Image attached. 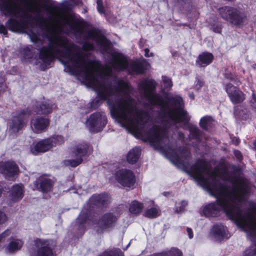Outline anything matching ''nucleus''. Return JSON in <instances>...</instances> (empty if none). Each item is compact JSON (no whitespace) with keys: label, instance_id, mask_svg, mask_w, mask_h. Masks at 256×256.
Returning a JSON list of instances; mask_svg holds the SVG:
<instances>
[{"label":"nucleus","instance_id":"48","mask_svg":"<svg viewBox=\"0 0 256 256\" xmlns=\"http://www.w3.org/2000/svg\"><path fill=\"white\" fill-rule=\"evenodd\" d=\"M243 256H256V248L246 250L243 252Z\"/></svg>","mask_w":256,"mask_h":256},{"label":"nucleus","instance_id":"6","mask_svg":"<svg viewBox=\"0 0 256 256\" xmlns=\"http://www.w3.org/2000/svg\"><path fill=\"white\" fill-rule=\"evenodd\" d=\"M24 13V19H16V18L10 17L6 22V26L8 30L14 32H24L28 27L34 28L36 26V22H38L41 30H44L42 22H38V18H32L31 15L23 11Z\"/></svg>","mask_w":256,"mask_h":256},{"label":"nucleus","instance_id":"1","mask_svg":"<svg viewBox=\"0 0 256 256\" xmlns=\"http://www.w3.org/2000/svg\"><path fill=\"white\" fill-rule=\"evenodd\" d=\"M95 72H97L98 70L86 69L84 78L85 82L97 92L98 98L90 102V108L96 110L100 106L101 100H107L112 116L122 126L135 124H146L150 117L148 112L146 110L136 109V118L134 120L132 118V114L134 109L132 104V98L121 97L116 99L114 102L110 100V98L115 93H123L128 90L130 88L128 83L120 79L118 81L117 86H112L110 84H106L98 80Z\"/></svg>","mask_w":256,"mask_h":256},{"label":"nucleus","instance_id":"9","mask_svg":"<svg viewBox=\"0 0 256 256\" xmlns=\"http://www.w3.org/2000/svg\"><path fill=\"white\" fill-rule=\"evenodd\" d=\"M140 88L144 91L145 98L152 106H160L162 102V98L158 94H154L156 83L152 79H144L139 84Z\"/></svg>","mask_w":256,"mask_h":256},{"label":"nucleus","instance_id":"38","mask_svg":"<svg viewBox=\"0 0 256 256\" xmlns=\"http://www.w3.org/2000/svg\"><path fill=\"white\" fill-rule=\"evenodd\" d=\"M97 256H124L119 248L107 249L98 254Z\"/></svg>","mask_w":256,"mask_h":256},{"label":"nucleus","instance_id":"55","mask_svg":"<svg viewBox=\"0 0 256 256\" xmlns=\"http://www.w3.org/2000/svg\"><path fill=\"white\" fill-rule=\"evenodd\" d=\"M250 105L254 108H256V95L254 92L252 94V98L250 101Z\"/></svg>","mask_w":256,"mask_h":256},{"label":"nucleus","instance_id":"8","mask_svg":"<svg viewBox=\"0 0 256 256\" xmlns=\"http://www.w3.org/2000/svg\"><path fill=\"white\" fill-rule=\"evenodd\" d=\"M209 169L208 162L204 159L198 158L188 172L190 173L194 178L202 182L207 188L212 190H215L216 184L213 182H208L207 178L203 176L204 174L208 172Z\"/></svg>","mask_w":256,"mask_h":256},{"label":"nucleus","instance_id":"37","mask_svg":"<svg viewBox=\"0 0 256 256\" xmlns=\"http://www.w3.org/2000/svg\"><path fill=\"white\" fill-rule=\"evenodd\" d=\"M223 75L226 79L234 82L237 86H240L242 84L240 80L235 73L226 70Z\"/></svg>","mask_w":256,"mask_h":256},{"label":"nucleus","instance_id":"28","mask_svg":"<svg viewBox=\"0 0 256 256\" xmlns=\"http://www.w3.org/2000/svg\"><path fill=\"white\" fill-rule=\"evenodd\" d=\"M52 142L48 138L38 141L34 146V149H32V153L36 154L39 152H44L50 150L52 147Z\"/></svg>","mask_w":256,"mask_h":256},{"label":"nucleus","instance_id":"7","mask_svg":"<svg viewBox=\"0 0 256 256\" xmlns=\"http://www.w3.org/2000/svg\"><path fill=\"white\" fill-rule=\"evenodd\" d=\"M218 12L222 19L228 22L232 26L238 28H242L247 20L244 12L233 6H222L219 8Z\"/></svg>","mask_w":256,"mask_h":256},{"label":"nucleus","instance_id":"44","mask_svg":"<svg viewBox=\"0 0 256 256\" xmlns=\"http://www.w3.org/2000/svg\"><path fill=\"white\" fill-rule=\"evenodd\" d=\"M204 79L199 76H196V78L195 84L194 88L195 90L198 91L204 86Z\"/></svg>","mask_w":256,"mask_h":256},{"label":"nucleus","instance_id":"51","mask_svg":"<svg viewBox=\"0 0 256 256\" xmlns=\"http://www.w3.org/2000/svg\"><path fill=\"white\" fill-rule=\"evenodd\" d=\"M188 203L184 200H182L180 202V206L176 208V211L180 212L184 210L185 207L187 206Z\"/></svg>","mask_w":256,"mask_h":256},{"label":"nucleus","instance_id":"24","mask_svg":"<svg viewBox=\"0 0 256 256\" xmlns=\"http://www.w3.org/2000/svg\"><path fill=\"white\" fill-rule=\"evenodd\" d=\"M214 60L213 54L210 52H204L200 54L196 60V64L198 68H204L212 63Z\"/></svg>","mask_w":256,"mask_h":256},{"label":"nucleus","instance_id":"26","mask_svg":"<svg viewBox=\"0 0 256 256\" xmlns=\"http://www.w3.org/2000/svg\"><path fill=\"white\" fill-rule=\"evenodd\" d=\"M40 242L41 246L37 248L35 256H55L53 250L48 244H46L45 242L38 238L36 240L37 244Z\"/></svg>","mask_w":256,"mask_h":256},{"label":"nucleus","instance_id":"13","mask_svg":"<svg viewBox=\"0 0 256 256\" xmlns=\"http://www.w3.org/2000/svg\"><path fill=\"white\" fill-rule=\"evenodd\" d=\"M32 112L28 108L21 109L16 112V115L12 118L10 128L14 134H17L20 130L26 126L28 118Z\"/></svg>","mask_w":256,"mask_h":256},{"label":"nucleus","instance_id":"62","mask_svg":"<svg viewBox=\"0 0 256 256\" xmlns=\"http://www.w3.org/2000/svg\"><path fill=\"white\" fill-rule=\"evenodd\" d=\"M146 40L142 38H141L140 40H139V46L140 48H142L145 44H146Z\"/></svg>","mask_w":256,"mask_h":256},{"label":"nucleus","instance_id":"14","mask_svg":"<svg viewBox=\"0 0 256 256\" xmlns=\"http://www.w3.org/2000/svg\"><path fill=\"white\" fill-rule=\"evenodd\" d=\"M20 173V168L16 162L12 160L0 162V174L6 179L14 180Z\"/></svg>","mask_w":256,"mask_h":256},{"label":"nucleus","instance_id":"56","mask_svg":"<svg viewBox=\"0 0 256 256\" xmlns=\"http://www.w3.org/2000/svg\"><path fill=\"white\" fill-rule=\"evenodd\" d=\"M170 102H172V104L174 105H178L180 104L181 98H172L170 99Z\"/></svg>","mask_w":256,"mask_h":256},{"label":"nucleus","instance_id":"35","mask_svg":"<svg viewBox=\"0 0 256 256\" xmlns=\"http://www.w3.org/2000/svg\"><path fill=\"white\" fill-rule=\"evenodd\" d=\"M23 244V242L22 240L14 239L8 244L7 249L10 252L12 253L20 250Z\"/></svg>","mask_w":256,"mask_h":256},{"label":"nucleus","instance_id":"59","mask_svg":"<svg viewBox=\"0 0 256 256\" xmlns=\"http://www.w3.org/2000/svg\"><path fill=\"white\" fill-rule=\"evenodd\" d=\"M222 179L223 180H230V182L232 183V184H235L236 183V180H238V179L236 178V177H231V176H228V178H226V176H224L222 177Z\"/></svg>","mask_w":256,"mask_h":256},{"label":"nucleus","instance_id":"3","mask_svg":"<svg viewBox=\"0 0 256 256\" xmlns=\"http://www.w3.org/2000/svg\"><path fill=\"white\" fill-rule=\"evenodd\" d=\"M48 46H42L39 51L38 58L42 62L40 67L42 71L52 67L54 60L59 59L58 56L66 60L61 62L72 73L76 71V68H84L86 65L91 67L94 63V60L86 62L84 54L74 44L66 46L68 40L64 36H57L54 39L50 38Z\"/></svg>","mask_w":256,"mask_h":256},{"label":"nucleus","instance_id":"31","mask_svg":"<svg viewBox=\"0 0 256 256\" xmlns=\"http://www.w3.org/2000/svg\"><path fill=\"white\" fill-rule=\"evenodd\" d=\"M141 154V149L135 147L130 150L127 154L126 160L129 164H134L138 160Z\"/></svg>","mask_w":256,"mask_h":256},{"label":"nucleus","instance_id":"20","mask_svg":"<svg viewBox=\"0 0 256 256\" xmlns=\"http://www.w3.org/2000/svg\"><path fill=\"white\" fill-rule=\"evenodd\" d=\"M178 152L180 154V156L176 152L173 153L171 156L173 160L176 164L186 168L188 164V161L191 157L190 150L185 146H180L178 148Z\"/></svg>","mask_w":256,"mask_h":256},{"label":"nucleus","instance_id":"45","mask_svg":"<svg viewBox=\"0 0 256 256\" xmlns=\"http://www.w3.org/2000/svg\"><path fill=\"white\" fill-rule=\"evenodd\" d=\"M213 32L221 34L222 32V26L221 24H210V28Z\"/></svg>","mask_w":256,"mask_h":256},{"label":"nucleus","instance_id":"40","mask_svg":"<svg viewBox=\"0 0 256 256\" xmlns=\"http://www.w3.org/2000/svg\"><path fill=\"white\" fill-rule=\"evenodd\" d=\"M162 256H182V253L180 250L176 248H172L168 251L160 252Z\"/></svg>","mask_w":256,"mask_h":256},{"label":"nucleus","instance_id":"60","mask_svg":"<svg viewBox=\"0 0 256 256\" xmlns=\"http://www.w3.org/2000/svg\"><path fill=\"white\" fill-rule=\"evenodd\" d=\"M186 232H188L189 238L190 239L194 237V234L192 229L190 228H187Z\"/></svg>","mask_w":256,"mask_h":256},{"label":"nucleus","instance_id":"33","mask_svg":"<svg viewBox=\"0 0 256 256\" xmlns=\"http://www.w3.org/2000/svg\"><path fill=\"white\" fill-rule=\"evenodd\" d=\"M214 183L216 184V182ZM216 189L217 191L215 192L216 194L220 197H224L226 198L227 197H228V196L232 194L228 190V186L220 182L218 183V186H217V184H216Z\"/></svg>","mask_w":256,"mask_h":256},{"label":"nucleus","instance_id":"32","mask_svg":"<svg viewBox=\"0 0 256 256\" xmlns=\"http://www.w3.org/2000/svg\"><path fill=\"white\" fill-rule=\"evenodd\" d=\"M144 207V206L142 202L137 200H134L130 204L128 210L131 214L137 216L142 212Z\"/></svg>","mask_w":256,"mask_h":256},{"label":"nucleus","instance_id":"64","mask_svg":"<svg viewBox=\"0 0 256 256\" xmlns=\"http://www.w3.org/2000/svg\"><path fill=\"white\" fill-rule=\"evenodd\" d=\"M60 10L62 11H68L70 10L69 5L68 4H64L60 8Z\"/></svg>","mask_w":256,"mask_h":256},{"label":"nucleus","instance_id":"22","mask_svg":"<svg viewBox=\"0 0 256 256\" xmlns=\"http://www.w3.org/2000/svg\"><path fill=\"white\" fill-rule=\"evenodd\" d=\"M93 152L92 145L87 142H82L78 144L74 148L72 153L74 156L82 158L88 157Z\"/></svg>","mask_w":256,"mask_h":256},{"label":"nucleus","instance_id":"2","mask_svg":"<svg viewBox=\"0 0 256 256\" xmlns=\"http://www.w3.org/2000/svg\"><path fill=\"white\" fill-rule=\"evenodd\" d=\"M237 184L238 193H232V198L229 201L224 197L216 196L215 192L217 191L216 188L214 190L208 188L211 194L216 200L206 204L203 207L202 215L206 218H216L220 215V212L222 210L229 220L234 222L239 228H244L248 223H252L253 220H256L251 212H246L243 214V210L239 204H242L246 200V195L250 192L247 184L242 180H238Z\"/></svg>","mask_w":256,"mask_h":256},{"label":"nucleus","instance_id":"61","mask_svg":"<svg viewBox=\"0 0 256 256\" xmlns=\"http://www.w3.org/2000/svg\"><path fill=\"white\" fill-rule=\"evenodd\" d=\"M144 56L146 57H147V58H148V57H150V56H153V54L152 53H150V50L148 48H146L144 49Z\"/></svg>","mask_w":256,"mask_h":256},{"label":"nucleus","instance_id":"11","mask_svg":"<svg viewBox=\"0 0 256 256\" xmlns=\"http://www.w3.org/2000/svg\"><path fill=\"white\" fill-rule=\"evenodd\" d=\"M113 174L115 180L120 186L126 188H134L136 182V178L132 170L122 168L116 170Z\"/></svg>","mask_w":256,"mask_h":256},{"label":"nucleus","instance_id":"54","mask_svg":"<svg viewBox=\"0 0 256 256\" xmlns=\"http://www.w3.org/2000/svg\"><path fill=\"white\" fill-rule=\"evenodd\" d=\"M23 54H24V56L26 57H28V58H30L32 57L30 50L28 47H26L23 49Z\"/></svg>","mask_w":256,"mask_h":256},{"label":"nucleus","instance_id":"49","mask_svg":"<svg viewBox=\"0 0 256 256\" xmlns=\"http://www.w3.org/2000/svg\"><path fill=\"white\" fill-rule=\"evenodd\" d=\"M82 49L84 51L92 50L94 49V46L91 42H86L82 45Z\"/></svg>","mask_w":256,"mask_h":256},{"label":"nucleus","instance_id":"15","mask_svg":"<svg viewBox=\"0 0 256 256\" xmlns=\"http://www.w3.org/2000/svg\"><path fill=\"white\" fill-rule=\"evenodd\" d=\"M60 24L68 26L70 31L75 34H81L86 26V22L82 18H76L73 14L62 19Z\"/></svg>","mask_w":256,"mask_h":256},{"label":"nucleus","instance_id":"27","mask_svg":"<svg viewBox=\"0 0 256 256\" xmlns=\"http://www.w3.org/2000/svg\"><path fill=\"white\" fill-rule=\"evenodd\" d=\"M24 196V187L22 184H15L11 188L10 198L14 202L22 200Z\"/></svg>","mask_w":256,"mask_h":256},{"label":"nucleus","instance_id":"10","mask_svg":"<svg viewBox=\"0 0 256 256\" xmlns=\"http://www.w3.org/2000/svg\"><path fill=\"white\" fill-rule=\"evenodd\" d=\"M146 140L150 142L151 145L158 146L164 140L168 138L166 128L159 125L154 124L145 133Z\"/></svg>","mask_w":256,"mask_h":256},{"label":"nucleus","instance_id":"25","mask_svg":"<svg viewBox=\"0 0 256 256\" xmlns=\"http://www.w3.org/2000/svg\"><path fill=\"white\" fill-rule=\"evenodd\" d=\"M54 106V104L49 100L37 102L34 109L38 114L47 116L52 112Z\"/></svg>","mask_w":256,"mask_h":256},{"label":"nucleus","instance_id":"50","mask_svg":"<svg viewBox=\"0 0 256 256\" xmlns=\"http://www.w3.org/2000/svg\"><path fill=\"white\" fill-rule=\"evenodd\" d=\"M163 82L166 88H170L172 86V80L167 76L163 78Z\"/></svg>","mask_w":256,"mask_h":256},{"label":"nucleus","instance_id":"52","mask_svg":"<svg viewBox=\"0 0 256 256\" xmlns=\"http://www.w3.org/2000/svg\"><path fill=\"white\" fill-rule=\"evenodd\" d=\"M7 220L6 214L0 210V225L4 224Z\"/></svg>","mask_w":256,"mask_h":256},{"label":"nucleus","instance_id":"12","mask_svg":"<svg viewBox=\"0 0 256 256\" xmlns=\"http://www.w3.org/2000/svg\"><path fill=\"white\" fill-rule=\"evenodd\" d=\"M107 122V117L103 112H96L92 114L86 120L89 130L93 132L102 131Z\"/></svg>","mask_w":256,"mask_h":256},{"label":"nucleus","instance_id":"34","mask_svg":"<svg viewBox=\"0 0 256 256\" xmlns=\"http://www.w3.org/2000/svg\"><path fill=\"white\" fill-rule=\"evenodd\" d=\"M250 208L248 210L253 214H256V204L254 202L249 203ZM250 236L251 238V240L252 242L256 241V224H254L250 228Z\"/></svg>","mask_w":256,"mask_h":256},{"label":"nucleus","instance_id":"30","mask_svg":"<svg viewBox=\"0 0 256 256\" xmlns=\"http://www.w3.org/2000/svg\"><path fill=\"white\" fill-rule=\"evenodd\" d=\"M214 236L218 240H221L224 238H228V233L226 234L224 227L222 224L214 225L212 229Z\"/></svg>","mask_w":256,"mask_h":256},{"label":"nucleus","instance_id":"21","mask_svg":"<svg viewBox=\"0 0 256 256\" xmlns=\"http://www.w3.org/2000/svg\"><path fill=\"white\" fill-rule=\"evenodd\" d=\"M88 36L96 39L97 44L102 48L104 52H107L112 48L111 42L102 34L98 30L89 32Z\"/></svg>","mask_w":256,"mask_h":256},{"label":"nucleus","instance_id":"46","mask_svg":"<svg viewBox=\"0 0 256 256\" xmlns=\"http://www.w3.org/2000/svg\"><path fill=\"white\" fill-rule=\"evenodd\" d=\"M29 28H28V34L29 35V36L31 40L34 42H38V34L33 31V30L31 28L30 29H29Z\"/></svg>","mask_w":256,"mask_h":256},{"label":"nucleus","instance_id":"29","mask_svg":"<svg viewBox=\"0 0 256 256\" xmlns=\"http://www.w3.org/2000/svg\"><path fill=\"white\" fill-rule=\"evenodd\" d=\"M0 2V10L4 14L16 15L18 12V9L15 6H13V2L11 0H3Z\"/></svg>","mask_w":256,"mask_h":256},{"label":"nucleus","instance_id":"39","mask_svg":"<svg viewBox=\"0 0 256 256\" xmlns=\"http://www.w3.org/2000/svg\"><path fill=\"white\" fill-rule=\"evenodd\" d=\"M160 216L158 209L152 207L145 210L143 216L148 218H154Z\"/></svg>","mask_w":256,"mask_h":256},{"label":"nucleus","instance_id":"41","mask_svg":"<svg viewBox=\"0 0 256 256\" xmlns=\"http://www.w3.org/2000/svg\"><path fill=\"white\" fill-rule=\"evenodd\" d=\"M82 158L76 157L75 159H70L65 161V164L72 168H76L81 164L83 162Z\"/></svg>","mask_w":256,"mask_h":256},{"label":"nucleus","instance_id":"17","mask_svg":"<svg viewBox=\"0 0 256 256\" xmlns=\"http://www.w3.org/2000/svg\"><path fill=\"white\" fill-rule=\"evenodd\" d=\"M238 86H234L230 82L226 84L224 86L225 91L230 101L234 104H241L246 99L245 94Z\"/></svg>","mask_w":256,"mask_h":256},{"label":"nucleus","instance_id":"43","mask_svg":"<svg viewBox=\"0 0 256 256\" xmlns=\"http://www.w3.org/2000/svg\"><path fill=\"white\" fill-rule=\"evenodd\" d=\"M48 139L50 140V142H52L50 144H52V148L56 146L57 145H60L64 142V137L62 136H54L48 138Z\"/></svg>","mask_w":256,"mask_h":256},{"label":"nucleus","instance_id":"4","mask_svg":"<svg viewBox=\"0 0 256 256\" xmlns=\"http://www.w3.org/2000/svg\"><path fill=\"white\" fill-rule=\"evenodd\" d=\"M110 202V196L106 192L94 194L90 196L78 218L76 223L78 226V232L80 236H82L86 230V224L88 220H92L95 209L106 208Z\"/></svg>","mask_w":256,"mask_h":256},{"label":"nucleus","instance_id":"57","mask_svg":"<svg viewBox=\"0 0 256 256\" xmlns=\"http://www.w3.org/2000/svg\"><path fill=\"white\" fill-rule=\"evenodd\" d=\"M234 156L238 160H240L242 159V158H243L242 155L240 150H234Z\"/></svg>","mask_w":256,"mask_h":256},{"label":"nucleus","instance_id":"36","mask_svg":"<svg viewBox=\"0 0 256 256\" xmlns=\"http://www.w3.org/2000/svg\"><path fill=\"white\" fill-rule=\"evenodd\" d=\"M214 119L211 116H206L202 117L200 121V126L204 130H207L208 127H211Z\"/></svg>","mask_w":256,"mask_h":256},{"label":"nucleus","instance_id":"58","mask_svg":"<svg viewBox=\"0 0 256 256\" xmlns=\"http://www.w3.org/2000/svg\"><path fill=\"white\" fill-rule=\"evenodd\" d=\"M10 234V232L8 230H6L2 234H0V242L4 238H6Z\"/></svg>","mask_w":256,"mask_h":256},{"label":"nucleus","instance_id":"19","mask_svg":"<svg viewBox=\"0 0 256 256\" xmlns=\"http://www.w3.org/2000/svg\"><path fill=\"white\" fill-rule=\"evenodd\" d=\"M54 181L50 178L40 176L35 180L33 184L35 188L43 194H46L52 192L54 185Z\"/></svg>","mask_w":256,"mask_h":256},{"label":"nucleus","instance_id":"53","mask_svg":"<svg viewBox=\"0 0 256 256\" xmlns=\"http://www.w3.org/2000/svg\"><path fill=\"white\" fill-rule=\"evenodd\" d=\"M8 28L6 26H4L2 24H0V34H2L4 36L8 35Z\"/></svg>","mask_w":256,"mask_h":256},{"label":"nucleus","instance_id":"23","mask_svg":"<svg viewBox=\"0 0 256 256\" xmlns=\"http://www.w3.org/2000/svg\"><path fill=\"white\" fill-rule=\"evenodd\" d=\"M50 119L42 116H37L30 122L31 127L35 133H40L45 130L50 125Z\"/></svg>","mask_w":256,"mask_h":256},{"label":"nucleus","instance_id":"63","mask_svg":"<svg viewBox=\"0 0 256 256\" xmlns=\"http://www.w3.org/2000/svg\"><path fill=\"white\" fill-rule=\"evenodd\" d=\"M240 112V110L238 106H234V113L236 116H238V113Z\"/></svg>","mask_w":256,"mask_h":256},{"label":"nucleus","instance_id":"16","mask_svg":"<svg viewBox=\"0 0 256 256\" xmlns=\"http://www.w3.org/2000/svg\"><path fill=\"white\" fill-rule=\"evenodd\" d=\"M118 219V216L109 212L102 215L96 224L102 232L108 231L116 226Z\"/></svg>","mask_w":256,"mask_h":256},{"label":"nucleus","instance_id":"42","mask_svg":"<svg viewBox=\"0 0 256 256\" xmlns=\"http://www.w3.org/2000/svg\"><path fill=\"white\" fill-rule=\"evenodd\" d=\"M190 134L192 139L196 141H200L201 140L202 132L197 127L192 128L190 130Z\"/></svg>","mask_w":256,"mask_h":256},{"label":"nucleus","instance_id":"47","mask_svg":"<svg viewBox=\"0 0 256 256\" xmlns=\"http://www.w3.org/2000/svg\"><path fill=\"white\" fill-rule=\"evenodd\" d=\"M97 10L100 14H103L105 13V8L103 5L102 0H96Z\"/></svg>","mask_w":256,"mask_h":256},{"label":"nucleus","instance_id":"5","mask_svg":"<svg viewBox=\"0 0 256 256\" xmlns=\"http://www.w3.org/2000/svg\"><path fill=\"white\" fill-rule=\"evenodd\" d=\"M112 66L118 72L126 70L130 75H142L146 72L149 64L143 60L132 61L129 64L126 56L122 52H115L112 54Z\"/></svg>","mask_w":256,"mask_h":256},{"label":"nucleus","instance_id":"18","mask_svg":"<svg viewBox=\"0 0 256 256\" xmlns=\"http://www.w3.org/2000/svg\"><path fill=\"white\" fill-rule=\"evenodd\" d=\"M166 115L170 120L176 122H188L190 120L186 111L180 106L174 109H169L168 112H164L160 114L162 118H165Z\"/></svg>","mask_w":256,"mask_h":256}]
</instances>
